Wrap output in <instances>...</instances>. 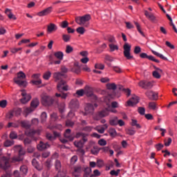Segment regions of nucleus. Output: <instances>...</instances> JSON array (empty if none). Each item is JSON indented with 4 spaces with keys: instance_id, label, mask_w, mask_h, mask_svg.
I'll use <instances>...</instances> for the list:
<instances>
[{
    "instance_id": "338daca9",
    "label": "nucleus",
    "mask_w": 177,
    "mask_h": 177,
    "mask_svg": "<svg viewBox=\"0 0 177 177\" xmlns=\"http://www.w3.org/2000/svg\"><path fill=\"white\" fill-rule=\"evenodd\" d=\"M153 77H154V78H157L158 80V79L161 78V75H160L158 71H155L153 72Z\"/></svg>"
},
{
    "instance_id": "4be33fe9",
    "label": "nucleus",
    "mask_w": 177,
    "mask_h": 177,
    "mask_svg": "<svg viewBox=\"0 0 177 177\" xmlns=\"http://www.w3.org/2000/svg\"><path fill=\"white\" fill-rule=\"evenodd\" d=\"M49 147L50 145L48 142L44 143L42 141H40L39 144L37 145V149L40 151L45 150V149H49Z\"/></svg>"
},
{
    "instance_id": "3c124183",
    "label": "nucleus",
    "mask_w": 177,
    "mask_h": 177,
    "mask_svg": "<svg viewBox=\"0 0 177 177\" xmlns=\"http://www.w3.org/2000/svg\"><path fill=\"white\" fill-rule=\"evenodd\" d=\"M60 71L62 74H67V73H68V68H67L65 66H62Z\"/></svg>"
},
{
    "instance_id": "c756f323",
    "label": "nucleus",
    "mask_w": 177,
    "mask_h": 177,
    "mask_svg": "<svg viewBox=\"0 0 177 177\" xmlns=\"http://www.w3.org/2000/svg\"><path fill=\"white\" fill-rule=\"evenodd\" d=\"M153 55H155V56H157L158 57H160V59H162V60H168V59L165 57H164V55H162V54H160L159 53L155 51L154 50H151Z\"/></svg>"
},
{
    "instance_id": "2eb2a0df",
    "label": "nucleus",
    "mask_w": 177,
    "mask_h": 177,
    "mask_svg": "<svg viewBox=\"0 0 177 177\" xmlns=\"http://www.w3.org/2000/svg\"><path fill=\"white\" fill-rule=\"evenodd\" d=\"M138 103H139V98L138 97V96L134 95L129 100L127 101V106H129V107H133V106H135V104H138Z\"/></svg>"
},
{
    "instance_id": "69168bd1",
    "label": "nucleus",
    "mask_w": 177,
    "mask_h": 177,
    "mask_svg": "<svg viewBox=\"0 0 177 177\" xmlns=\"http://www.w3.org/2000/svg\"><path fill=\"white\" fill-rule=\"evenodd\" d=\"M98 145H100V146H106V145H107V141L104 139H100L98 140Z\"/></svg>"
},
{
    "instance_id": "7c9ffc66",
    "label": "nucleus",
    "mask_w": 177,
    "mask_h": 177,
    "mask_svg": "<svg viewBox=\"0 0 177 177\" xmlns=\"http://www.w3.org/2000/svg\"><path fill=\"white\" fill-rule=\"evenodd\" d=\"M131 127H136L137 129H140V128H142L140 124L138 123V120L135 119L131 120Z\"/></svg>"
},
{
    "instance_id": "dca6fc26",
    "label": "nucleus",
    "mask_w": 177,
    "mask_h": 177,
    "mask_svg": "<svg viewBox=\"0 0 177 177\" xmlns=\"http://www.w3.org/2000/svg\"><path fill=\"white\" fill-rule=\"evenodd\" d=\"M22 98L21 99V102L25 104V103H27L31 100V95L30 94H27L26 91H22L21 93Z\"/></svg>"
},
{
    "instance_id": "58836bf2",
    "label": "nucleus",
    "mask_w": 177,
    "mask_h": 177,
    "mask_svg": "<svg viewBox=\"0 0 177 177\" xmlns=\"http://www.w3.org/2000/svg\"><path fill=\"white\" fill-rule=\"evenodd\" d=\"M120 172H121L120 169H117V171L111 170L110 171V175H111L112 176H118V175H120Z\"/></svg>"
},
{
    "instance_id": "f704fd0d",
    "label": "nucleus",
    "mask_w": 177,
    "mask_h": 177,
    "mask_svg": "<svg viewBox=\"0 0 177 177\" xmlns=\"http://www.w3.org/2000/svg\"><path fill=\"white\" fill-rule=\"evenodd\" d=\"M20 124L22 128H30V123L28 122V121L26 120L21 121Z\"/></svg>"
},
{
    "instance_id": "a878e982",
    "label": "nucleus",
    "mask_w": 177,
    "mask_h": 177,
    "mask_svg": "<svg viewBox=\"0 0 177 177\" xmlns=\"http://www.w3.org/2000/svg\"><path fill=\"white\" fill-rule=\"evenodd\" d=\"M55 177H70V176H67V170L63 169L62 171L59 170L58 174Z\"/></svg>"
},
{
    "instance_id": "aec40b11",
    "label": "nucleus",
    "mask_w": 177,
    "mask_h": 177,
    "mask_svg": "<svg viewBox=\"0 0 177 177\" xmlns=\"http://www.w3.org/2000/svg\"><path fill=\"white\" fill-rule=\"evenodd\" d=\"M88 141V138H84L79 141H75L74 145L75 147H77L78 149H82L84 147V145H85V142Z\"/></svg>"
},
{
    "instance_id": "9d476101",
    "label": "nucleus",
    "mask_w": 177,
    "mask_h": 177,
    "mask_svg": "<svg viewBox=\"0 0 177 177\" xmlns=\"http://www.w3.org/2000/svg\"><path fill=\"white\" fill-rule=\"evenodd\" d=\"M145 96L149 99V100H158V93L154 92L153 91H147L145 93Z\"/></svg>"
},
{
    "instance_id": "e433bc0d",
    "label": "nucleus",
    "mask_w": 177,
    "mask_h": 177,
    "mask_svg": "<svg viewBox=\"0 0 177 177\" xmlns=\"http://www.w3.org/2000/svg\"><path fill=\"white\" fill-rule=\"evenodd\" d=\"M91 172H92V169L91 167H86L84 169V177H88L91 175Z\"/></svg>"
},
{
    "instance_id": "bf43d9fd",
    "label": "nucleus",
    "mask_w": 177,
    "mask_h": 177,
    "mask_svg": "<svg viewBox=\"0 0 177 177\" xmlns=\"http://www.w3.org/2000/svg\"><path fill=\"white\" fill-rule=\"evenodd\" d=\"M21 48H10V52L11 53L15 54L17 53V52L21 50Z\"/></svg>"
},
{
    "instance_id": "f257e3e1",
    "label": "nucleus",
    "mask_w": 177,
    "mask_h": 177,
    "mask_svg": "<svg viewBox=\"0 0 177 177\" xmlns=\"http://www.w3.org/2000/svg\"><path fill=\"white\" fill-rule=\"evenodd\" d=\"M67 76L62 72H55L53 73V78L55 82H58L57 85V89L61 93H55L57 97H62V99H67V93H63V91H68V86L63 78H66Z\"/></svg>"
},
{
    "instance_id": "a19ab883",
    "label": "nucleus",
    "mask_w": 177,
    "mask_h": 177,
    "mask_svg": "<svg viewBox=\"0 0 177 177\" xmlns=\"http://www.w3.org/2000/svg\"><path fill=\"white\" fill-rule=\"evenodd\" d=\"M106 86L108 89H112L113 91H115V89H117V85H115L114 83L108 84H106Z\"/></svg>"
},
{
    "instance_id": "473e14b6",
    "label": "nucleus",
    "mask_w": 177,
    "mask_h": 177,
    "mask_svg": "<svg viewBox=\"0 0 177 177\" xmlns=\"http://www.w3.org/2000/svg\"><path fill=\"white\" fill-rule=\"evenodd\" d=\"M109 124L111 125H118V118L117 117L113 118L109 120Z\"/></svg>"
},
{
    "instance_id": "052dcab7",
    "label": "nucleus",
    "mask_w": 177,
    "mask_h": 177,
    "mask_svg": "<svg viewBox=\"0 0 177 177\" xmlns=\"http://www.w3.org/2000/svg\"><path fill=\"white\" fill-rule=\"evenodd\" d=\"M103 165H104V162H103L102 160L99 159L97 160V166L98 168H102Z\"/></svg>"
},
{
    "instance_id": "72a5a7b5",
    "label": "nucleus",
    "mask_w": 177,
    "mask_h": 177,
    "mask_svg": "<svg viewBox=\"0 0 177 177\" xmlns=\"http://www.w3.org/2000/svg\"><path fill=\"white\" fill-rule=\"evenodd\" d=\"M55 169H57V171H60V168H62V162H60V160H55Z\"/></svg>"
},
{
    "instance_id": "2f4dec72",
    "label": "nucleus",
    "mask_w": 177,
    "mask_h": 177,
    "mask_svg": "<svg viewBox=\"0 0 177 177\" xmlns=\"http://www.w3.org/2000/svg\"><path fill=\"white\" fill-rule=\"evenodd\" d=\"M77 139L82 138V139H86V134L82 132H77L75 136Z\"/></svg>"
},
{
    "instance_id": "6ab92c4d",
    "label": "nucleus",
    "mask_w": 177,
    "mask_h": 177,
    "mask_svg": "<svg viewBox=\"0 0 177 177\" xmlns=\"http://www.w3.org/2000/svg\"><path fill=\"white\" fill-rule=\"evenodd\" d=\"M51 12H52V7H48V8L43 10L42 11L37 12V15L39 17H42L44 16H46V15H49V13H51Z\"/></svg>"
},
{
    "instance_id": "ddd939ff",
    "label": "nucleus",
    "mask_w": 177,
    "mask_h": 177,
    "mask_svg": "<svg viewBox=\"0 0 177 177\" xmlns=\"http://www.w3.org/2000/svg\"><path fill=\"white\" fill-rule=\"evenodd\" d=\"M109 111L107 109H105L100 112L95 116V120L99 121L100 118H103L104 117H106L109 115Z\"/></svg>"
},
{
    "instance_id": "1a4fd4ad",
    "label": "nucleus",
    "mask_w": 177,
    "mask_h": 177,
    "mask_svg": "<svg viewBox=\"0 0 177 177\" xmlns=\"http://www.w3.org/2000/svg\"><path fill=\"white\" fill-rule=\"evenodd\" d=\"M139 86L142 88V89H151L153 88V82H149L147 80H141L138 83Z\"/></svg>"
},
{
    "instance_id": "cd10ccee",
    "label": "nucleus",
    "mask_w": 177,
    "mask_h": 177,
    "mask_svg": "<svg viewBox=\"0 0 177 177\" xmlns=\"http://www.w3.org/2000/svg\"><path fill=\"white\" fill-rule=\"evenodd\" d=\"M54 56L58 59V60H63V56H64V54H63V52L58 51L54 53Z\"/></svg>"
},
{
    "instance_id": "de8ad7c7",
    "label": "nucleus",
    "mask_w": 177,
    "mask_h": 177,
    "mask_svg": "<svg viewBox=\"0 0 177 177\" xmlns=\"http://www.w3.org/2000/svg\"><path fill=\"white\" fill-rule=\"evenodd\" d=\"M46 118H48V115L46 112H43L41 115V122H45L46 121Z\"/></svg>"
},
{
    "instance_id": "ea45409f",
    "label": "nucleus",
    "mask_w": 177,
    "mask_h": 177,
    "mask_svg": "<svg viewBox=\"0 0 177 177\" xmlns=\"http://www.w3.org/2000/svg\"><path fill=\"white\" fill-rule=\"evenodd\" d=\"M134 24H135L136 26L137 27V30H138V32H140V34L142 37H145V33H143V31H142V30L140 29V25H139V23L135 21Z\"/></svg>"
},
{
    "instance_id": "8fccbe9b",
    "label": "nucleus",
    "mask_w": 177,
    "mask_h": 177,
    "mask_svg": "<svg viewBox=\"0 0 177 177\" xmlns=\"http://www.w3.org/2000/svg\"><path fill=\"white\" fill-rule=\"evenodd\" d=\"M73 50H74V48L71 46H70V45L66 46V48L65 50L66 53H68V54L71 53V52H73Z\"/></svg>"
},
{
    "instance_id": "c9c22d12",
    "label": "nucleus",
    "mask_w": 177,
    "mask_h": 177,
    "mask_svg": "<svg viewBox=\"0 0 177 177\" xmlns=\"http://www.w3.org/2000/svg\"><path fill=\"white\" fill-rule=\"evenodd\" d=\"M76 95L78 97H81L85 95V91L84 89H80L76 91Z\"/></svg>"
},
{
    "instance_id": "9b49d317",
    "label": "nucleus",
    "mask_w": 177,
    "mask_h": 177,
    "mask_svg": "<svg viewBox=\"0 0 177 177\" xmlns=\"http://www.w3.org/2000/svg\"><path fill=\"white\" fill-rule=\"evenodd\" d=\"M41 103L43 106H50L53 104V99L48 95H44L41 97Z\"/></svg>"
},
{
    "instance_id": "37998d69",
    "label": "nucleus",
    "mask_w": 177,
    "mask_h": 177,
    "mask_svg": "<svg viewBox=\"0 0 177 177\" xmlns=\"http://www.w3.org/2000/svg\"><path fill=\"white\" fill-rule=\"evenodd\" d=\"M149 108L151 110H156L157 109V104H156V102H151L149 103Z\"/></svg>"
},
{
    "instance_id": "864d4df0",
    "label": "nucleus",
    "mask_w": 177,
    "mask_h": 177,
    "mask_svg": "<svg viewBox=\"0 0 177 177\" xmlns=\"http://www.w3.org/2000/svg\"><path fill=\"white\" fill-rule=\"evenodd\" d=\"M71 37L68 35H62V39L64 41V42H68L71 39Z\"/></svg>"
},
{
    "instance_id": "7ed1b4c3",
    "label": "nucleus",
    "mask_w": 177,
    "mask_h": 177,
    "mask_svg": "<svg viewBox=\"0 0 177 177\" xmlns=\"http://www.w3.org/2000/svg\"><path fill=\"white\" fill-rule=\"evenodd\" d=\"M39 105V101L38 99L35 98L30 103V107H27L24 109V113L26 114V117L30 114V113H32L34 110H35L38 106Z\"/></svg>"
},
{
    "instance_id": "79ce46f5",
    "label": "nucleus",
    "mask_w": 177,
    "mask_h": 177,
    "mask_svg": "<svg viewBox=\"0 0 177 177\" xmlns=\"http://www.w3.org/2000/svg\"><path fill=\"white\" fill-rule=\"evenodd\" d=\"M76 31L78 32V34H81V35H82L85 33V28L82 26H80L76 29Z\"/></svg>"
},
{
    "instance_id": "09e8293b",
    "label": "nucleus",
    "mask_w": 177,
    "mask_h": 177,
    "mask_svg": "<svg viewBox=\"0 0 177 177\" xmlns=\"http://www.w3.org/2000/svg\"><path fill=\"white\" fill-rule=\"evenodd\" d=\"M59 26L62 28H67V27H68V22L67 21H64L60 23Z\"/></svg>"
},
{
    "instance_id": "4c0bfd02",
    "label": "nucleus",
    "mask_w": 177,
    "mask_h": 177,
    "mask_svg": "<svg viewBox=\"0 0 177 177\" xmlns=\"http://www.w3.org/2000/svg\"><path fill=\"white\" fill-rule=\"evenodd\" d=\"M13 117H15V110H11L6 114V118H9V120Z\"/></svg>"
},
{
    "instance_id": "b1692460",
    "label": "nucleus",
    "mask_w": 177,
    "mask_h": 177,
    "mask_svg": "<svg viewBox=\"0 0 177 177\" xmlns=\"http://www.w3.org/2000/svg\"><path fill=\"white\" fill-rule=\"evenodd\" d=\"M57 30V26L55 24H50L47 26V31L48 32H53L54 31H56Z\"/></svg>"
},
{
    "instance_id": "f03ea898",
    "label": "nucleus",
    "mask_w": 177,
    "mask_h": 177,
    "mask_svg": "<svg viewBox=\"0 0 177 177\" xmlns=\"http://www.w3.org/2000/svg\"><path fill=\"white\" fill-rule=\"evenodd\" d=\"M15 151H18V156H14L12 158H9L5 156H3L0 160V168L1 169H8L10 167V162H19L23 161L24 157L26 154V151L23 150V148L20 145H17L14 147Z\"/></svg>"
},
{
    "instance_id": "412c9836",
    "label": "nucleus",
    "mask_w": 177,
    "mask_h": 177,
    "mask_svg": "<svg viewBox=\"0 0 177 177\" xmlns=\"http://www.w3.org/2000/svg\"><path fill=\"white\" fill-rule=\"evenodd\" d=\"M64 138H65V139H67L68 140H70L71 142L74 140V136H73V134H71V129H68L65 131Z\"/></svg>"
},
{
    "instance_id": "f8f14e48",
    "label": "nucleus",
    "mask_w": 177,
    "mask_h": 177,
    "mask_svg": "<svg viewBox=\"0 0 177 177\" xmlns=\"http://www.w3.org/2000/svg\"><path fill=\"white\" fill-rule=\"evenodd\" d=\"M71 110L75 111L80 109V102L78 100H72L69 103Z\"/></svg>"
},
{
    "instance_id": "393cba45",
    "label": "nucleus",
    "mask_w": 177,
    "mask_h": 177,
    "mask_svg": "<svg viewBox=\"0 0 177 177\" xmlns=\"http://www.w3.org/2000/svg\"><path fill=\"white\" fill-rule=\"evenodd\" d=\"M5 13L7 15L9 19H12V20H16V19H17L16 18V16H15V15L10 12V9L9 8L6 9Z\"/></svg>"
},
{
    "instance_id": "13d9d810",
    "label": "nucleus",
    "mask_w": 177,
    "mask_h": 177,
    "mask_svg": "<svg viewBox=\"0 0 177 177\" xmlns=\"http://www.w3.org/2000/svg\"><path fill=\"white\" fill-rule=\"evenodd\" d=\"M73 73H75V74H80L81 73L80 67H74L72 68Z\"/></svg>"
},
{
    "instance_id": "4468645a",
    "label": "nucleus",
    "mask_w": 177,
    "mask_h": 177,
    "mask_svg": "<svg viewBox=\"0 0 177 177\" xmlns=\"http://www.w3.org/2000/svg\"><path fill=\"white\" fill-rule=\"evenodd\" d=\"M82 173V167L81 165H77L73 167V171L72 175L75 177H79Z\"/></svg>"
},
{
    "instance_id": "0e129e2a",
    "label": "nucleus",
    "mask_w": 177,
    "mask_h": 177,
    "mask_svg": "<svg viewBox=\"0 0 177 177\" xmlns=\"http://www.w3.org/2000/svg\"><path fill=\"white\" fill-rule=\"evenodd\" d=\"M10 139H17V133L15 131H11L10 133Z\"/></svg>"
},
{
    "instance_id": "a18cd8bd",
    "label": "nucleus",
    "mask_w": 177,
    "mask_h": 177,
    "mask_svg": "<svg viewBox=\"0 0 177 177\" xmlns=\"http://www.w3.org/2000/svg\"><path fill=\"white\" fill-rule=\"evenodd\" d=\"M6 106H8V101H6V100L0 101V107H1V109H5Z\"/></svg>"
},
{
    "instance_id": "c85d7f7f",
    "label": "nucleus",
    "mask_w": 177,
    "mask_h": 177,
    "mask_svg": "<svg viewBox=\"0 0 177 177\" xmlns=\"http://www.w3.org/2000/svg\"><path fill=\"white\" fill-rule=\"evenodd\" d=\"M3 145L5 147H10V146H13L15 145V141L13 140H6Z\"/></svg>"
},
{
    "instance_id": "39448f33",
    "label": "nucleus",
    "mask_w": 177,
    "mask_h": 177,
    "mask_svg": "<svg viewBox=\"0 0 177 177\" xmlns=\"http://www.w3.org/2000/svg\"><path fill=\"white\" fill-rule=\"evenodd\" d=\"M25 78L26 74L23 71H20L17 73V77H15L14 79V81L15 84H17L19 86H26V84H27V82L24 80H25Z\"/></svg>"
},
{
    "instance_id": "4d7b16f0",
    "label": "nucleus",
    "mask_w": 177,
    "mask_h": 177,
    "mask_svg": "<svg viewBox=\"0 0 177 177\" xmlns=\"http://www.w3.org/2000/svg\"><path fill=\"white\" fill-rule=\"evenodd\" d=\"M109 135L110 136H111L112 138H114V136H117V131L114 129H111L109 130Z\"/></svg>"
},
{
    "instance_id": "a211bd4d",
    "label": "nucleus",
    "mask_w": 177,
    "mask_h": 177,
    "mask_svg": "<svg viewBox=\"0 0 177 177\" xmlns=\"http://www.w3.org/2000/svg\"><path fill=\"white\" fill-rule=\"evenodd\" d=\"M145 15L146 17L149 19V20L152 21V23H156L158 21L157 17H156V16H154V14H153L152 12H149L147 10H145Z\"/></svg>"
},
{
    "instance_id": "49530a36",
    "label": "nucleus",
    "mask_w": 177,
    "mask_h": 177,
    "mask_svg": "<svg viewBox=\"0 0 177 177\" xmlns=\"http://www.w3.org/2000/svg\"><path fill=\"white\" fill-rule=\"evenodd\" d=\"M50 75H52L50 71H47L44 74L43 77L44 80H49V78H50Z\"/></svg>"
},
{
    "instance_id": "6e6d98bb",
    "label": "nucleus",
    "mask_w": 177,
    "mask_h": 177,
    "mask_svg": "<svg viewBox=\"0 0 177 177\" xmlns=\"http://www.w3.org/2000/svg\"><path fill=\"white\" fill-rule=\"evenodd\" d=\"M78 161V157L77 156H73L71 158V164L72 165H74V164H75V162Z\"/></svg>"
},
{
    "instance_id": "20e7f679",
    "label": "nucleus",
    "mask_w": 177,
    "mask_h": 177,
    "mask_svg": "<svg viewBox=\"0 0 177 177\" xmlns=\"http://www.w3.org/2000/svg\"><path fill=\"white\" fill-rule=\"evenodd\" d=\"M90 20H91V15H86L82 17H75V21L77 24H79V26H84V27H88V24L86 22L89 21Z\"/></svg>"
},
{
    "instance_id": "e2e57ef3",
    "label": "nucleus",
    "mask_w": 177,
    "mask_h": 177,
    "mask_svg": "<svg viewBox=\"0 0 177 177\" xmlns=\"http://www.w3.org/2000/svg\"><path fill=\"white\" fill-rule=\"evenodd\" d=\"M142 52V48L140 46H136L134 48V53L135 55H139Z\"/></svg>"
},
{
    "instance_id": "680f3d73",
    "label": "nucleus",
    "mask_w": 177,
    "mask_h": 177,
    "mask_svg": "<svg viewBox=\"0 0 177 177\" xmlns=\"http://www.w3.org/2000/svg\"><path fill=\"white\" fill-rule=\"evenodd\" d=\"M95 68H97L98 70H104V64H96L95 65Z\"/></svg>"
},
{
    "instance_id": "0eeeda50",
    "label": "nucleus",
    "mask_w": 177,
    "mask_h": 177,
    "mask_svg": "<svg viewBox=\"0 0 177 177\" xmlns=\"http://www.w3.org/2000/svg\"><path fill=\"white\" fill-rule=\"evenodd\" d=\"M124 56L127 59V60H131V59H133V56L131 55V46L129 45L128 43H125L124 46Z\"/></svg>"
},
{
    "instance_id": "603ef678",
    "label": "nucleus",
    "mask_w": 177,
    "mask_h": 177,
    "mask_svg": "<svg viewBox=\"0 0 177 177\" xmlns=\"http://www.w3.org/2000/svg\"><path fill=\"white\" fill-rule=\"evenodd\" d=\"M82 131L84 132H91L92 131V127L91 126H86L82 128Z\"/></svg>"
},
{
    "instance_id": "c03bdc74",
    "label": "nucleus",
    "mask_w": 177,
    "mask_h": 177,
    "mask_svg": "<svg viewBox=\"0 0 177 177\" xmlns=\"http://www.w3.org/2000/svg\"><path fill=\"white\" fill-rule=\"evenodd\" d=\"M138 111L140 115H145V113H146V109H145V107L140 106L138 109Z\"/></svg>"
},
{
    "instance_id": "bb28decb",
    "label": "nucleus",
    "mask_w": 177,
    "mask_h": 177,
    "mask_svg": "<svg viewBox=\"0 0 177 177\" xmlns=\"http://www.w3.org/2000/svg\"><path fill=\"white\" fill-rule=\"evenodd\" d=\"M99 151H100V148H99V147H97V146H94L91 149V154H93L94 156H96L97 154H99Z\"/></svg>"
},
{
    "instance_id": "774afa93",
    "label": "nucleus",
    "mask_w": 177,
    "mask_h": 177,
    "mask_svg": "<svg viewBox=\"0 0 177 177\" xmlns=\"http://www.w3.org/2000/svg\"><path fill=\"white\" fill-rule=\"evenodd\" d=\"M113 70L115 71V73H122V70L120 66H112Z\"/></svg>"
},
{
    "instance_id": "423d86ee",
    "label": "nucleus",
    "mask_w": 177,
    "mask_h": 177,
    "mask_svg": "<svg viewBox=\"0 0 177 177\" xmlns=\"http://www.w3.org/2000/svg\"><path fill=\"white\" fill-rule=\"evenodd\" d=\"M95 107H97V104H87L86 107L84 108L85 112L82 111L81 114L82 115H88V114H93V111H95Z\"/></svg>"
},
{
    "instance_id": "6e6552de",
    "label": "nucleus",
    "mask_w": 177,
    "mask_h": 177,
    "mask_svg": "<svg viewBox=\"0 0 177 177\" xmlns=\"http://www.w3.org/2000/svg\"><path fill=\"white\" fill-rule=\"evenodd\" d=\"M84 95H87L88 97H91L94 101L97 100L96 95L93 94V90L89 86H86L84 88Z\"/></svg>"
},
{
    "instance_id": "5fc2aeb1",
    "label": "nucleus",
    "mask_w": 177,
    "mask_h": 177,
    "mask_svg": "<svg viewBox=\"0 0 177 177\" xmlns=\"http://www.w3.org/2000/svg\"><path fill=\"white\" fill-rule=\"evenodd\" d=\"M66 127H68L69 128H73V127H74V122H73L70 120H67L66 122Z\"/></svg>"
},
{
    "instance_id": "f3484780",
    "label": "nucleus",
    "mask_w": 177,
    "mask_h": 177,
    "mask_svg": "<svg viewBox=\"0 0 177 177\" xmlns=\"http://www.w3.org/2000/svg\"><path fill=\"white\" fill-rule=\"evenodd\" d=\"M141 59H148L149 60H151L152 62H155V63H160V60L156 59L153 57V55H147L146 53H142L140 55Z\"/></svg>"
},
{
    "instance_id": "5701e85b",
    "label": "nucleus",
    "mask_w": 177,
    "mask_h": 177,
    "mask_svg": "<svg viewBox=\"0 0 177 177\" xmlns=\"http://www.w3.org/2000/svg\"><path fill=\"white\" fill-rule=\"evenodd\" d=\"M20 172L21 175L20 174V176H26L27 175V172H28V167H27L26 165H22L20 167Z\"/></svg>"
}]
</instances>
